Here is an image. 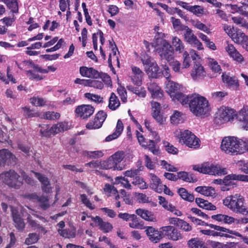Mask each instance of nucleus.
<instances>
[{
    "mask_svg": "<svg viewBox=\"0 0 248 248\" xmlns=\"http://www.w3.org/2000/svg\"><path fill=\"white\" fill-rule=\"evenodd\" d=\"M190 111L196 117H207L210 115L211 107L208 100L204 97L198 96L190 99Z\"/></svg>",
    "mask_w": 248,
    "mask_h": 248,
    "instance_id": "nucleus-1",
    "label": "nucleus"
},
{
    "mask_svg": "<svg viewBox=\"0 0 248 248\" xmlns=\"http://www.w3.org/2000/svg\"><path fill=\"white\" fill-rule=\"evenodd\" d=\"M244 201L240 194H235L226 197L223 200V204L233 213L246 216L248 215V210Z\"/></svg>",
    "mask_w": 248,
    "mask_h": 248,
    "instance_id": "nucleus-2",
    "label": "nucleus"
},
{
    "mask_svg": "<svg viewBox=\"0 0 248 248\" xmlns=\"http://www.w3.org/2000/svg\"><path fill=\"white\" fill-rule=\"evenodd\" d=\"M220 148L225 154L232 155L242 154V151L244 150L241 146V139L234 137L224 138Z\"/></svg>",
    "mask_w": 248,
    "mask_h": 248,
    "instance_id": "nucleus-3",
    "label": "nucleus"
},
{
    "mask_svg": "<svg viewBox=\"0 0 248 248\" xmlns=\"http://www.w3.org/2000/svg\"><path fill=\"white\" fill-rule=\"evenodd\" d=\"M243 109L248 110V109L243 108L239 111L238 113H236L235 110L233 109L222 106L218 109L216 113L215 121L217 123L222 124L232 120L236 117L238 121L243 123V126L245 128L244 122L240 121L238 119V116L240 112Z\"/></svg>",
    "mask_w": 248,
    "mask_h": 248,
    "instance_id": "nucleus-4",
    "label": "nucleus"
},
{
    "mask_svg": "<svg viewBox=\"0 0 248 248\" xmlns=\"http://www.w3.org/2000/svg\"><path fill=\"white\" fill-rule=\"evenodd\" d=\"M174 135L179 138L181 143L190 148H197L200 146V139L188 130H176Z\"/></svg>",
    "mask_w": 248,
    "mask_h": 248,
    "instance_id": "nucleus-5",
    "label": "nucleus"
},
{
    "mask_svg": "<svg viewBox=\"0 0 248 248\" xmlns=\"http://www.w3.org/2000/svg\"><path fill=\"white\" fill-rule=\"evenodd\" d=\"M144 69L149 78H157L162 77V71L156 62L148 55L141 58Z\"/></svg>",
    "mask_w": 248,
    "mask_h": 248,
    "instance_id": "nucleus-6",
    "label": "nucleus"
},
{
    "mask_svg": "<svg viewBox=\"0 0 248 248\" xmlns=\"http://www.w3.org/2000/svg\"><path fill=\"white\" fill-rule=\"evenodd\" d=\"M0 180L10 187L18 189L22 185V179L15 170H10L0 174Z\"/></svg>",
    "mask_w": 248,
    "mask_h": 248,
    "instance_id": "nucleus-7",
    "label": "nucleus"
},
{
    "mask_svg": "<svg viewBox=\"0 0 248 248\" xmlns=\"http://www.w3.org/2000/svg\"><path fill=\"white\" fill-rule=\"evenodd\" d=\"M194 170L200 172L214 175H222L227 173L226 168L221 167L218 164L204 163L200 166H195Z\"/></svg>",
    "mask_w": 248,
    "mask_h": 248,
    "instance_id": "nucleus-8",
    "label": "nucleus"
},
{
    "mask_svg": "<svg viewBox=\"0 0 248 248\" xmlns=\"http://www.w3.org/2000/svg\"><path fill=\"white\" fill-rule=\"evenodd\" d=\"M156 49L162 59L170 62L173 58L174 51L171 45L166 40H161V45L158 46Z\"/></svg>",
    "mask_w": 248,
    "mask_h": 248,
    "instance_id": "nucleus-9",
    "label": "nucleus"
},
{
    "mask_svg": "<svg viewBox=\"0 0 248 248\" xmlns=\"http://www.w3.org/2000/svg\"><path fill=\"white\" fill-rule=\"evenodd\" d=\"M182 31H184V38L186 42L199 50L203 49L202 43L188 26H183Z\"/></svg>",
    "mask_w": 248,
    "mask_h": 248,
    "instance_id": "nucleus-10",
    "label": "nucleus"
},
{
    "mask_svg": "<svg viewBox=\"0 0 248 248\" xmlns=\"http://www.w3.org/2000/svg\"><path fill=\"white\" fill-rule=\"evenodd\" d=\"M28 209V211H25L26 210L25 208H22L21 210L22 213L24 215V214L26 212L28 214V216L27 217V221L29 224L33 228L34 230H36L39 232L42 233H46V231L45 229L41 225L38 224L35 220H33L31 216V215H33L39 218H41L42 217H40L39 216L36 215L34 213V211L29 208L27 207Z\"/></svg>",
    "mask_w": 248,
    "mask_h": 248,
    "instance_id": "nucleus-11",
    "label": "nucleus"
},
{
    "mask_svg": "<svg viewBox=\"0 0 248 248\" xmlns=\"http://www.w3.org/2000/svg\"><path fill=\"white\" fill-rule=\"evenodd\" d=\"M75 111L77 117L82 119H87L93 113L94 108L90 105H82L78 106Z\"/></svg>",
    "mask_w": 248,
    "mask_h": 248,
    "instance_id": "nucleus-12",
    "label": "nucleus"
},
{
    "mask_svg": "<svg viewBox=\"0 0 248 248\" xmlns=\"http://www.w3.org/2000/svg\"><path fill=\"white\" fill-rule=\"evenodd\" d=\"M145 229L149 239L154 243L158 242L164 236L163 232L161 230L158 231L151 226H147Z\"/></svg>",
    "mask_w": 248,
    "mask_h": 248,
    "instance_id": "nucleus-13",
    "label": "nucleus"
},
{
    "mask_svg": "<svg viewBox=\"0 0 248 248\" xmlns=\"http://www.w3.org/2000/svg\"><path fill=\"white\" fill-rule=\"evenodd\" d=\"M160 230L163 232L164 236H167L168 238L173 241H177L182 238L181 233L173 226H164Z\"/></svg>",
    "mask_w": 248,
    "mask_h": 248,
    "instance_id": "nucleus-14",
    "label": "nucleus"
},
{
    "mask_svg": "<svg viewBox=\"0 0 248 248\" xmlns=\"http://www.w3.org/2000/svg\"><path fill=\"white\" fill-rule=\"evenodd\" d=\"M227 44L225 50L229 56L238 62H242L244 60L242 55L236 49L233 45L229 44L228 42Z\"/></svg>",
    "mask_w": 248,
    "mask_h": 248,
    "instance_id": "nucleus-15",
    "label": "nucleus"
},
{
    "mask_svg": "<svg viewBox=\"0 0 248 248\" xmlns=\"http://www.w3.org/2000/svg\"><path fill=\"white\" fill-rule=\"evenodd\" d=\"M26 197L39 202L40 207L43 209H46L50 206L48 197L46 196L42 195L39 197L36 194L32 193L26 195Z\"/></svg>",
    "mask_w": 248,
    "mask_h": 248,
    "instance_id": "nucleus-16",
    "label": "nucleus"
},
{
    "mask_svg": "<svg viewBox=\"0 0 248 248\" xmlns=\"http://www.w3.org/2000/svg\"><path fill=\"white\" fill-rule=\"evenodd\" d=\"M35 176L38 179L42 184V189L43 192L46 193L50 192L52 189V187L50 186V183L48 179L44 175L33 172Z\"/></svg>",
    "mask_w": 248,
    "mask_h": 248,
    "instance_id": "nucleus-17",
    "label": "nucleus"
},
{
    "mask_svg": "<svg viewBox=\"0 0 248 248\" xmlns=\"http://www.w3.org/2000/svg\"><path fill=\"white\" fill-rule=\"evenodd\" d=\"M79 71L81 76L87 78H97L100 77L99 72L92 67L82 66L80 67Z\"/></svg>",
    "mask_w": 248,
    "mask_h": 248,
    "instance_id": "nucleus-18",
    "label": "nucleus"
},
{
    "mask_svg": "<svg viewBox=\"0 0 248 248\" xmlns=\"http://www.w3.org/2000/svg\"><path fill=\"white\" fill-rule=\"evenodd\" d=\"M13 221L15 223L16 228L20 231H22L25 228V223L20 217L18 210L13 207H11Z\"/></svg>",
    "mask_w": 248,
    "mask_h": 248,
    "instance_id": "nucleus-19",
    "label": "nucleus"
},
{
    "mask_svg": "<svg viewBox=\"0 0 248 248\" xmlns=\"http://www.w3.org/2000/svg\"><path fill=\"white\" fill-rule=\"evenodd\" d=\"M92 219L94 221L99 228L104 232H108L112 229V225L109 222L104 221L100 217L96 216L92 217Z\"/></svg>",
    "mask_w": 248,
    "mask_h": 248,
    "instance_id": "nucleus-20",
    "label": "nucleus"
},
{
    "mask_svg": "<svg viewBox=\"0 0 248 248\" xmlns=\"http://www.w3.org/2000/svg\"><path fill=\"white\" fill-rule=\"evenodd\" d=\"M150 187L151 188L158 193H161L162 191L163 185L161 182L160 179L154 174H150Z\"/></svg>",
    "mask_w": 248,
    "mask_h": 248,
    "instance_id": "nucleus-21",
    "label": "nucleus"
},
{
    "mask_svg": "<svg viewBox=\"0 0 248 248\" xmlns=\"http://www.w3.org/2000/svg\"><path fill=\"white\" fill-rule=\"evenodd\" d=\"M170 97L174 101H178L182 105L188 104L190 99L194 97L190 94H170Z\"/></svg>",
    "mask_w": 248,
    "mask_h": 248,
    "instance_id": "nucleus-22",
    "label": "nucleus"
},
{
    "mask_svg": "<svg viewBox=\"0 0 248 248\" xmlns=\"http://www.w3.org/2000/svg\"><path fill=\"white\" fill-rule=\"evenodd\" d=\"M165 88L167 93H181L184 91V88L181 85L170 80L167 81Z\"/></svg>",
    "mask_w": 248,
    "mask_h": 248,
    "instance_id": "nucleus-23",
    "label": "nucleus"
},
{
    "mask_svg": "<svg viewBox=\"0 0 248 248\" xmlns=\"http://www.w3.org/2000/svg\"><path fill=\"white\" fill-rule=\"evenodd\" d=\"M211 217L215 220L229 225L233 223L236 220L232 217L221 214L213 215Z\"/></svg>",
    "mask_w": 248,
    "mask_h": 248,
    "instance_id": "nucleus-24",
    "label": "nucleus"
},
{
    "mask_svg": "<svg viewBox=\"0 0 248 248\" xmlns=\"http://www.w3.org/2000/svg\"><path fill=\"white\" fill-rule=\"evenodd\" d=\"M223 82L227 85L233 89L238 88L239 86L237 78L234 76L231 77L228 75L223 74L222 75Z\"/></svg>",
    "mask_w": 248,
    "mask_h": 248,
    "instance_id": "nucleus-25",
    "label": "nucleus"
},
{
    "mask_svg": "<svg viewBox=\"0 0 248 248\" xmlns=\"http://www.w3.org/2000/svg\"><path fill=\"white\" fill-rule=\"evenodd\" d=\"M16 160L15 156L7 149L0 150V165L4 164L7 161L10 162H15Z\"/></svg>",
    "mask_w": 248,
    "mask_h": 248,
    "instance_id": "nucleus-26",
    "label": "nucleus"
},
{
    "mask_svg": "<svg viewBox=\"0 0 248 248\" xmlns=\"http://www.w3.org/2000/svg\"><path fill=\"white\" fill-rule=\"evenodd\" d=\"M124 130L123 124L121 120H118L116 124L115 131L108 136L105 139L106 141H110L118 138Z\"/></svg>",
    "mask_w": 248,
    "mask_h": 248,
    "instance_id": "nucleus-27",
    "label": "nucleus"
},
{
    "mask_svg": "<svg viewBox=\"0 0 248 248\" xmlns=\"http://www.w3.org/2000/svg\"><path fill=\"white\" fill-rule=\"evenodd\" d=\"M132 71L133 74L132 77L133 81L136 85L140 86L141 84L142 78L144 75L143 72L136 66L132 67Z\"/></svg>",
    "mask_w": 248,
    "mask_h": 248,
    "instance_id": "nucleus-28",
    "label": "nucleus"
},
{
    "mask_svg": "<svg viewBox=\"0 0 248 248\" xmlns=\"http://www.w3.org/2000/svg\"><path fill=\"white\" fill-rule=\"evenodd\" d=\"M234 180L242 181V174H231L226 176L223 179V184L227 186L233 187L235 185Z\"/></svg>",
    "mask_w": 248,
    "mask_h": 248,
    "instance_id": "nucleus-29",
    "label": "nucleus"
},
{
    "mask_svg": "<svg viewBox=\"0 0 248 248\" xmlns=\"http://www.w3.org/2000/svg\"><path fill=\"white\" fill-rule=\"evenodd\" d=\"M136 214L142 218L149 221H155L156 218L154 214L147 210L138 209L136 210Z\"/></svg>",
    "mask_w": 248,
    "mask_h": 248,
    "instance_id": "nucleus-30",
    "label": "nucleus"
},
{
    "mask_svg": "<svg viewBox=\"0 0 248 248\" xmlns=\"http://www.w3.org/2000/svg\"><path fill=\"white\" fill-rule=\"evenodd\" d=\"M212 227H214L216 230V231H220L221 232H224L228 233L230 234H232V235H233L234 236L239 237L242 239L243 241L245 243L248 245V236H243L238 232H236L235 231H233L232 230H230L229 229H227L224 227H217V226H212Z\"/></svg>",
    "mask_w": 248,
    "mask_h": 248,
    "instance_id": "nucleus-31",
    "label": "nucleus"
},
{
    "mask_svg": "<svg viewBox=\"0 0 248 248\" xmlns=\"http://www.w3.org/2000/svg\"><path fill=\"white\" fill-rule=\"evenodd\" d=\"M195 202L200 207L206 210L214 211L217 209L215 205L202 198H196Z\"/></svg>",
    "mask_w": 248,
    "mask_h": 248,
    "instance_id": "nucleus-32",
    "label": "nucleus"
},
{
    "mask_svg": "<svg viewBox=\"0 0 248 248\" xmlns=\"http://www.w3.org/2000/svg\"><path fill=\"white\" fill-rule=\"evenodd\" d=\"M205 75L203 67L199 63H195L192 70L191 76L193 78L203 77Z\"/></svg>",
    "mask_w": 248,
    "mask_h": 248,
    "instance_id": "nucleus-33",
    "label": "nucleus"
},
{
    "mask_svg": "<svg viewBox=\"0 0 248 248\" xmlns=\"http://www.w3.org/2000/svg\"><path fill=\"white\" fill-rule=\"evenodd\" d=\"M112 169L114 170H122V168L120 166H117L114 162H113L112 158L109 157L107 160L102 162V169Z\"/></svg>",
    "mask_w": 248,
    "mask_h": 248,
    "instance_id": "nucleus-34",
    "label": "nucleus"
},
{
    "mask_svg": "<svg viewBox=\"0 0 248 248\" xmlns=\"http://www.w3.org/2000/svg\"><path fill=\"white\" fill-rule=\"evenodd\" d=\"M195 190L206 196L212 197L216 194V191L212 187L198 186L196 188Z\"/></svg>",
    "mask_w": 248,
    "mask_h": 248,
    "instance_id": "nucleus-35",
    "label": "nucleus"
},
{
    "mask_svg": "<svg viewBox=\"0 0 248 248\" xmlns=\"http://www.w3.org/2000/svg\"><path fill=\"white\" fill-rule=\"evenodd\" d=\"M232 38L233 41L238 44H243L248 40V37L241 31H237Z\"/></svg>",
    "mask_w": 248,
    "mask_h": 248,
    "instance_id": "nucleus-36",
    "label": "nucleus"
},
{
    "mask_svg": "<svg viewBox=\"0 0 248 248\" xmlns=\"http://www.w3.org/2000/svg\"><path fill=\"white\" fill-rule=\"evenodd\" d=\"M171 43L175 48V50L179 53H182L185 48L184 45L181 40L176 36L172 38Z\"/></svg>",
    "mask_w": 248,
    "mask_h": 248,
    "instance_id": "nucleus-37",
    "label": "nucleus"
},
{
    "mask_svg": "<svg viewBox=\"0 0 248 248\" xmlns=\"http://www.w3.org/2000/svg\"><path fill=\"white\" fill-rule=\"evenodd\" d=\"M120 106V102L118 97L115 95V94H111L109 99L108 108L112 110H115L117 109Z\"/></svg>",
    "mask_w": 248,
    "mask_h": 248,
    "instance_id": "nucleus-38",
    "label": "nucleus"
},
{
    "mask_svg": "<svg viewBox=\"0 0 248 248\" xmlns=\"http://www.w3.org/2000/svg\"><path fill=\"white\" fill-rule=\"evenodd\" d=\"M114 185H119L120 186L125 188L127 189H131V185L129 182L124 177H117L115 178L113 183Z\"/></svg>",
    "mask_w": 248,
    "mask_h": 248,
    "instance_id": "nucleus-39",
    "label": "nucleus"
},
{
    "mask_svg": "<svg viewBox=\"0 0 248 248\" xmlns=\"http://www.w3.org/2000/svg\"><path fill=\"white\" fill-rule=\"evenodd\" d=\"M219 232H216L214 230H202L200 231V232L203 234L207 235H210V236H225L226 237H231V238H234V237L233 236H231L230 234H224L223 232H221L220 231H218Z\"/></svg>",
    "mask_w": 248,
    "mask_h": 248,
    "instance_id": "nucleus-40",
    "label": "nucleus"
},
{
    "mask_svg": "<svg viewBox=\"0 0 248 248\" xmlns=\"http://www.w3.org/2000/svg\"><path fill=\"white\" fill-rule=\"evenodd\" d=\"M178 193L181 197L185 200L188 202H193L194 200V196L188 192L184 188H180L178 190Z\"/></svg>",
    "mask_w": 248,
    "mask_h": 248,
    "instance_id": "nucleus-41",
    "label": "nucleus"
},
{
    "mask_svg": "<svg viewBox=\"0 0 248 248\" xmlns=\"http://www.w3.org/2000/svg\"><path fill=\"white\" fill-rule=\"evenodd\" d=\"M207 62L211 70L216 72L220 73L221 69L217 62L211 58H207Z\"/></svg>",
    "mask_w": 248,
    "mask_h": 248,
    "instance_id": "nucleus-42",
    "label": "nucleus"
},
{
    "mask_svg": "<svg viewBox=\"0 0 248 248\" xmlns=\"http://www.w3.org/2000/svg\"><path fill=\"white\" fill-rule=\"evenodd\" d=\"M41 118L49 120H56L60 117V114L58 112L54 111H47L40 115Z\"/></svg>",
    "mask_w": 248,
    "mask_h": 248,
    "instance_id": "nucleus-43",
    "label": "nucleus"
},
{
    "mask_svg": "<svg viewBox=\"0 0 248 248\" xmlns=\"http://www.w3.org/2000/svg\"><path fill=\"white\" fill-rule=\"evenodd\" d=\"M171 123L173 124H178L183 121V113L177 110H175L170 116Z\"/></svg>",
    "mask_w": 248,
    "mask_h": 248,
    "instance_id": "nucleus-44",
    "label": "nucleus"
},
{
    "mask_svg": "<svg viewBox=\"0 0 248 248\" xmlns=\"http://www.w3.org/2000/svg\"><path fill=\"white\" fill-rule=\"evenodd\" d=\"M191 24L193 27L201 30L206 33H210V29L204 24L198 20H193L191 21Z\"/></svg>",
    "mask_w": 248,
    "mask_h": 248,
    "instance_id": "nucleus-45",
    "label": "nucleus"
},
{
    "mask_svg": "<svg viewBox=\"0 0 248 248\" xmlns=\"http://www.w3.org/2000/svg\"><path fill=\"white\" fill-rule=\"evenodd\" d=\"M82 154L91 158H98L103 156L104 154L101 151H83Z\"/></svg>",
    "mask_w": 248,
    "mask_h": 248,
    "instance_id": "nucleus-46",
    "label": "nucleus"
},
{
    "mask_svg": "<svg viewBox=\"0 0 248 248\" xmlns=\"http://www.w3.org/2000/svg\"><path fill=\"white\" fill-rule=\"evenodd\" d=\"M58 231L61 235L65 238H71L76 236V231L74 229H66L62 230H59Z\"/></svg>",
    "mask_w": 248,
    "mask_h": 248,
    "instance_id": "nucleus-47",
    "label": "nucleus"
},
{
    "mask_svg": "<svg viewBox=\"0 0 248 248\" xmlns=\"http://www.w3.org/2000/svg\"><path fill=\"white\" fill-rule=\"evenodd\" d=\"M22 109L23 112V115L26 118H32L40 116L38 112H35L33 109H31L28 107H22Z\"/></svg>",
    "mask_w": 248,
    "mask_h": 248,
    "instance_id": "nucleus-48",
    "label": "nucleus"
},
{
    "mask_svg": "<svg viewBox=\"0 0 248 248\" xmlns=\"http://www.w3.org/2000/svg\"><path fill=\"white\" fill-rule=\"evenodd\" d=\"M5 4L13 14H17L18 13L17 0H10Z\"/></svg>",
    "mask_w": 248,
    "mask_h": 248,
    "instance_id": "nucleus-49",
    "label": "nucleus"
},
{
    "mask_svg": "<svg viewBox=\"0 0 248 248\" xmlns=\"http://www.w3.org/2000/svg\"><path fill=\"white\" fill-rule=\"evenodd\" d=\"M238 119L244 122L245 129L248 130V110H241L238 116Z\"/></svg>",
    "mask_w": 248,
    "mask_h": 248,
    "instance_id": "nucleus-50",
    "label": "nucleus"
},
{
    "mask_svg": "<svg viewBox=\"0 0 248 248\" xmlns=\"http://www.w3.org/2000/svg\"><path fill=\"white\" fill-rule=\"evenodd\" d=\"M132 184L140 189H144L147 188V185L143 179L139 176H136L132 181Z\"/></svg>",
    "mask_w": 248,
    "mask_h": 248,
    "instance_id": "nucleus-51",
    "label": "nucleus"
},
{
    "mask_svg": "<svg viewBox=\"0 0 248 248\" xmlns=\"http://www.w3.org/2000/svg\"><path fill=\"white\" fill-rule=\"evenodd\" d=\"M156 143H157L155 142V141L153 140H149V141H147V143L146 144V147H147L149 150L154 155H157L159 153V148L156 145Z\"/></svg>",
    "mask_w": 248,
    "mask_h": 248,
    "instance_id": "nucleus-52",
    "label": "nucleus"
},
{
    "mask_svg": "<svg viewBox=\"0 0 248 248\" xmlns=\"http://www.w3.org/2000/svg\"><path fill=\"white\" fill-rule=\"evenodd\" d=\"M130 222L129 223V226L132 228L141 229L142 226L139 221L136 215L133 214L129 220Z\"/></svg>",
    "mask_w": 248,
    "mask_h": 248,
    "instance_id": "nucleus-53",
    "label": "nucleus"
},
{
    "mask_svg": "<svg viewBox=\"0 0 248 248\" xmlns=\"http://www.w3.org/2000/svg\"><path fill=\"white\" fill-rule=\"evenodd\" d=\"M103 122L100 121L95 117L93 121L88 123L86 125V127L89 129H97L101 127Z\"/></svg>",
    "mask_w": 248,
    "mask_h": 248,
    "instance_id": "nucleus-54",
    "label": "nucleus"
},
{
    "mask_svg": "<svg viewBox=\"0 0 248 248\" xmlns=\"http://www.w3.org/2000/svg\"><path fill=\"white\" fill-rule=\"evenodd\" d=\"M178 179H181L186 182H194L193 177L190 174L185 171L179 172L177 173Z\"/></svg>",
    "mask_w": 248,
    "mask_h": 248,
    "instance_id": "nucleus-55",
    "label": "nucleus"
},
{
    "mask_svg": "<svg viewBox=\"0 0 248 248\" xmlns=\"http://www.w3.org/2000/svg\"><path fill=\"white\" fill-rule=\"evenodd\" d=\"M124 157V153L123 151L117 152L111 156L112 159H113V162L115 163L117 166H119V163L123 160Z\"/></svg>",
    "mask_w": 248,
    "mask_h": 248,
    "instance_id": "nucleus-56",
    "label": "nucleus"
},
{
    "mask_svg": "<svg viewBox=\"0 0 248 248\" xmlns=\"http://www.w3.org/2000/svg\"><path fill=\"white\" fill-rule=\"evenodd\" d=\"M163 144L166 151L169 154L176 155L178 153V149L172 144L166 141H163Z\"/></svg>",
    "mask_w": 248,
    "mask_h": 248,
    "instance_id": "nucleus-57",
    "label": "nucleus"
},
{
    "mask_svg": "<svg viewBox=\"0 0 248 248\" xmlns=\"http://www.w3.org/2000/svg\"><path fill=\"white\" fill-rule=\"evenodd\" d=\"M39 239L38 235L36 233H31L28 235V237L26 239L25 243L30 245L36 243Z\"/></svg>",
    "mask_w": 248,
    "mask_h": 248,
    "instance_id": "nucleus-58",
    "label": "nucleus"
},
{
    "mask_svg": "<svg viewBox=\"0 0 248 248\" xmlns=\"http://www.w3.org/2000/svg\"><path fill=\"white\" fill-rule=\"evenodd\" d=\"M31 103L35 106H43L46 105V101L44 99L38 97H33L30 99Z\"/></svg>",
    "mask_w": 248,
    "mask_h": 248,
    "instance_id": "nucleus-59",
    "label": "nucleus"
},
{
    "mask_svg": "<svg viewBox=\"0 0 248 248\" xmlns=\"http://www.w3.org/2000/svg\"><path fill=\"white\" fill-rule=\"evenodd\" d=\"M39 126L41 127L40 133L42 136L49 137L51 136V133L50 132V128L48 125L45 124H40Z\"/></svg>",
    "mask_w": 248,
    "mask_h": 248,
    "instance_id": "nucleus-60",
    "label": "nucleus"
},
{
    "mask_svg": "<svg viewBox=\"0 0 248 248\" xmlns=\"http://www.w3.org/2000/svg\"><path fill=\"white\" fill-rule=\"evenodd\" d=\"M189 11L197 16H199L203 14L204 9L199 5H191Z\"/></svg>",
    "mask_w": 248,
    "mask_h": 248,
    "instance_id": "nucleus-61",
    "label": "nucleus"
},
{
    "mask_svg": "<svg viewBox=\"0 0 248 248\" xmlns=\"http://www.w3.org/2000/svg\"><path fill=\"white\" fill-rule=\"evenodd\" d=\"M85 95L86 98L95 103H99L103 101V97L97 94H85Z\"/></svg>",
    "mask_w": 248,
    "mask_h": 248,
    "instance_id": "nucleus-62",
    "label": "nucleus"
},
{
    "mask_svg": "<svg viewBox=\"0 0 248 248\" xmlns=\"http://www.w3.org/2000/svg\"><path fill=\"white\" fill-rule=\"evenodd\" d=\"M99 241L100 242L104 243L105 244L108 246L109 248H118L117 246L114 245L111 242V241L110 238L106 237V236H100L99 237Z\"/></svg>",
    "mask_w": 248,
    "mask_h": 248,
    "instance_id": "nucleus-63",
    "label": "nucleus"
},
{
    "mask_svg": "<svg viewBox=\"0 0 248 248\" xmlns=\"http://www.w3.org/2000/svg\"><path fill=\"white\" fill-rule=\"evenodd\" d=\"M148 89L151 93H160L161 91V88L155 82L149 83Z\"/></svg>",
    "mask_w": 248,
    "mask_h": 248,
    "instance_id": "nucleus-64",
    "label": "nucleus"
}]
</instances>
